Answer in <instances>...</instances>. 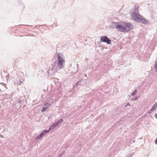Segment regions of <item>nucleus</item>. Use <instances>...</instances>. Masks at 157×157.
I'll return each mask as SVG.
<instances>
[{
  "mask_svg": "<svg viewBox=\"0 0 157 157\" xmlns=\"http://www.w3.org/2000/svg\"><path fill=\"white\" fill-rule=\"evenodd\" d=\"M157 60L155 61L154 64V71L155 72H157V58H156Z\"/></svg>",
  "mask_w": 157,
  "mask_h": 157,
  "instance_id": "obj_12",
  "label": "nucleus"
},
{
  "mask_svg": "<svg viewBox=\"0 0 157 157\" xmlns=\"http://www.w3.org/2000/svg\"><path fill=\"white\" fill-rule=\"evenodd\" d=\"M21 101L20 100H18L17 101V103L14 105V107L16 108H18L20 107H21Z\"/></svg>",
  "mask_w": 157,
  "mask_h": 157,
  "instance_id": "obj_9",
  "label": "nucleus"
},
{
  "mask_svg": "<svg viewBox=\"0 0 157 157\" xmlns=\"http://www.w3.org/2000/svg\"><path fill=\"white\" fill-rule=\"evenodd\" d=\"M157 108V103H155L153 105V106L151 108V109L148 111V113L150 114L152 113Z\"/></svg>",
  "mask_w": 157,
  "mask_h": 157,
  "instance_id": "obj_8",
  "label": "nucleus"
},
{
  "mask_svg": "<svg viewBox=\"0 0 157 157\" xmlns=\"http://www.w3.org/2000/svg\"><path fill=\"white\" fill-rule=\"evenodd\" d=\"M42 137V136H41L40 134V135H38L37 136V137L36 138V140H37L39 139H40Z\"/></svg>",
  "mask_w": 157,
  "mask_h": 157,
  "instance_id": "obj_14",
  "label": "nucleus"
},
{
  "mask_svg": "<svg viewBox=\"0 0 157 157\" xmlns=\"http://www.w3.org/2000/svg\"><path fill=\"white\" fill-rule=\"evenodd\" d=\"M132 28L133 26L130 23L122 22L119 23L117 30L121 32L126 33Z\"/></svg>",
  "mask_w": 157,
  "mask_h": 157,
  "instance_id": "obj_3",
  "label": "nucleus"
},
{
  "mask_svg": "<svg viewBox=\"0 0 157 157\" xmlns=\"http://www.w3.org/2000/svg\"><path fill=\"white\" fill-rule=\"evenodd\" d=\"M49 130H44V131L41 132L40 134L41 135V136H43L45 135L46 133L48 132H49Z\"/></svg>",
  "mask_w": 157,
  "mask_h": 157,
  "instance_id": "obj_11",
  "label": "nucleus"
},
{
  "mask_svg": "<svg viewBox=\"0 0 157 157\" xmlns=\"http://www.w3.org/2000/svg\"><path fill=\"white\" fill-rule=\"evenodd\" d=\"M119 23L117 22H113L110 25V28L111 29H113L116 28L117 30V27L118 26Z\"/></svg>",
  "mask_w": 157,
  "mask_h": 157,
  "instance_id": "obj_6",
  "label": "nucleus"
},
{
  "mask_svg": "<svg viewBox=\"0 0 157 157\" xmlns=\"http://www.w3.org/2000/svg\"><path fill=\"white\" fill-rule=\"evenodd\" d=\"M63 121V119H61L58 121L57 122H56V123L57 124V125H58L59 124L61 123Z\"/></svg>",
  "mask_w": 157,
  "mask_h": 157,
  "instance_id": "obj_13",
  "label": "nucleus"
},
{
  "mask_svg": "<svg viewBox=\"0 0 157 157\" xmlns=\"http://www.w3.org/2000/svg\"><path fill=\"white\" fill-rule=\"evenodd\" d=\"M52 104V103H48V102H46L44 103V105L42 108L41 110L42 112H44Z\"/></svg>",
  "mask_w": 157,
  "mask_h": 157,
  "instance_id": "obj_5",
  "label": "nucleus"
},
{
  "mask_svg": "<svg viewBox=\"0 0 157 157\" xmlns=\"http://www.w3.org/2000/svg\"><path fill=\"white\" fill-rule=\"evenodd\" d=\"M137 92V90H135L131 94L132 96H133L136 94Z\"/></svg>",
  "mask_w": 157,
  "mask_h": 157,
  "instance_id": "obj_15",
  "label": "nucleus"
},
{
  "mask_svg": "<svg viewBox=\"0 0 157 157\" xmlns=\"http://www.w3.org/2000/svg\"><path fill=\"white\" fill-rule=\"evenodd\" d=\"M81 83V81H79L76 84V86H78V85H80Z\"/></svg>",
  "mask_w": 157,
  "mask_h": 157,
  "instance_id": "obj_17",
  "label": "nucleus"
},
{
  "mask_svg": "<svg viewBox=\"0 0 157 157\" xmlns=\"http://www.w3.org/2000/svg\"><path fill=\"white\" fill-rule=\"evenodd\" d=\"M100 40L101 42L106 43L108 44H111V40L105 36H102Z\"/></svg>",
  "mask_w": 157,
  "mask_h": 157,
  "instance_id": "obj_4",
  "label": "nucleus"
},
{
  "mask_svg": "<svg viewBox=\"0 0 157 157\" xmlns=\"http://www.w3.org/2000/svg\"><path fill=\"white\" fill-rule=\"evenodd\" d=\"M24 80L23 79H19L17 78L16 79V81L14 82V83L17 85H21Z\"/></svg>",
  "mask_w": 157,
  "mask_h": 157,
  "instance_id": "obj_7",
  "label": "nucleus"
},
{
  "mask_svg": "<svg viewBox=\"0 0 157 157\" xmlns=\"http://www.w3.org/2000/svg\"><path fill=\"white\" fill-rule=\"evenodd\" d=\"M155 117L157 119V114L156 113H155Z\"/></svg>",
  "mask_w": 157,
  "mask_h": 157,
  "instance_id": "obj_19",
  "label": "nucleus"
},
{
  "mask_svg": "<svg viewBox=\"0 0 157 157\" xmlns=\"http://www.w3.org/2000/svg\"><path fill=\"white\" fill-rule=\"evenodd\" d=\"M64 151H63L59 155V156L60 157H61L62 156V155L64 154Z\"/></svg>",
  "mask_w": 157,
  "mask_h": 157,
  "instance_id": "obj_16",
  "label": "nucleus"
},
{
  "mask_svg": "<svg viewBox=\"0 0 157 157\" xmlns=\"http://www.w3.org/2000/svg\"><path fill=\"white\" fill-rule=\"evenodd\" d=\"M58 125L56 123V122H55L54 124H52L50 126L49 129V131L50 130H53L55 127H56Z\"/></svg>",
  "mask_w": 157,
  "mask_h": 157,
  "instance_id": "obj_10",
  "label": "nucleus"
},
{
  "mask_svg": "<svg viewBox=\"0 0 157 157\" xmlns=\"http://www.w3.org/2000/svg\"><path fill=\"white\" fill-rule=\"evenodd\" d=\"M53 61V64L49 67L47 72L49 76H55L56 72L59 69H63L65 66V58L62 53H56L54 56Z\"/></svg>",
  "mask_w": 157,
  "mask_h": 157,
  "instance_id": "obj_1",
  "label": "nucleus"
},
{
  "mask_svg": "<svg viewBox=\"0 0 157 157\" xmlns=\"http://www.w3.org/2000/svg\"><path fill=\"white\" fill-rule=\"evenodd\" d=\"M137 99H138V98H137V97H136V98L135 99V100H137Z\"/></svg>",
  "mask_w": 157,
  "mask_h": 157,
  "instance_id": "obj_20",
  "label": "nucleus"
},
{
  "mask_svg": "<svg viewBox=\"0 0 157 157\" xmlns=\"http://www.w3.org/2000/svg\"><path fill=\"white\" fill-rule=\"evenodd\" d=\"M131 16L133 20L136 22L145 25L149 23L147 20L140 14L139 10L136 8L134 9L131 13Z\"/></svg>",
  "mask_w": 157,
  "mask_h": 157,
  "instance_id": "obj_2",
  "label": "nucleus"
},
{
  "mask_svg": "<svg viewBox=\"0 0 157 157\" xmlns=\"http://www.w3.org/2000/svg\"><path fill=\"white\" fill-rule=\"evenodd\" d=\"M130 104L129 103H127L125 105V107H126L127 106H130Z\"/></svg>",
  "mask_w": 157,
  "mask_h": 157,
  "instance_id": "obj_18",
  "label": "nucleus"
}]
</instances>
